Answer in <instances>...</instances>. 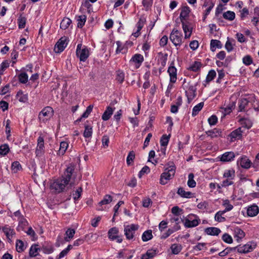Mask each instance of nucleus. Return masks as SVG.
Here are the masks:
<instances>
[{"mask_svg": "<svg viewBox=\"0 0 259 259\" xmlns=\"http://www.w3.org/2000/svg\"><path fill=\"white\" fill-rule=\"evenodd\" d=\"M86 19H87V17H86V16H85L84 15L78 16L77 19V21L78 22L77 27L82 28L85 24Z\"/></svg>", "mask_w": 259, "mask_h": 259, "instance_id": "41", "label": "nucleus"}, {"mask_svg": "<svg viewBox=\"0 0 259 259\" xmlns=\"http://www.w3.org/2000/svg\"><path fill=\"white\" fill-rule=\"evenodd\" d=\"M182 24L183 29L185 33V38H189L191 35L192 31L190 23L188 22H183Z\"/></svg>", "mask_w": 259, "mask_h": 259, "instance_id": "13", "label": "nucleus"}, {"mask_svg": "<svg viewBox=\"0 0 259 259\" xmlns=\"http://www.w3.org/2000/svg\"><path fill=\"white\" fill-rule=\"evenodd\" d=\"M243 63L246 65H249L252 63V59L250 56L246 55L243 58Z\"/></svg>", "mask_w": 259, "mask_h": 259, "instance_id": "62", "label": "nucleus"}, {"mask_svg": "<svg viewBox=\"0 0 259 259\" xmlns=\"http://www.w3.org/2000/svg\"><path fill=\"white\" fill-rule=\"evenodd\" d=\"M9 151V147L7 144H4L0 146V154L6 155Z\"/></svg>", "mask_w": 259, "mask_h": 259, "instance_id": "57", "label": "nucleus"}, {"mask_svg": "<svg viewBox=\"0 0 259 259\" xmlns=\"http://www.w3.org/2000/svg\"><path fill=\"white\" fill-rule=\"evenodd\" d=\"M178 101L177 105H172L171 106L170 111L173 113H176L178 110V107L181 105L182 99L181 98H179Z\"/></svg>", "mask_w": 259, "mask_h": 259, "instance_id": "55", "label": "nucleus"}, {"mask_svg": "<svg viewBox=\"0 0 259 259\" xmlns=\"http://www.w3.org/2000/svg\"><path fill=\"white\" fill-rule=\"evenodd\" d=\"M182 88L185 91V94L187 97L188 102L189 103L196 97V84L194 82L191 81L189 79H184Z\"/></svg>", "mask_w": 259, "mask_h": 259, "instance_id": "2", "label": "nucleus"}, {"mask_svg": "<svg viewBox=\"0 0 259 259\" xmlns=\"http://www.w3.org/2000/svg\"><path fill=\"white\" fill-rule=\"evenodd\" d=\"M235 157V154L233 152H227L224 153L221 158V160L224 162H228L232 160Z\"/></svg>", "mask_w": 259, "mask_h": 259, "instance_id": "16", "label": "nucleus"}, {"mask_svg": "<svg viewBox=\"0 0 259 259\" xmlns=\"http://www.w3.org/2000/svg\"><path fill=\"white\" fill-rule=\"evenodd\" d=\"M74 170V165L71 164H70L66 168L62 178L55 180L51 184V189L58 193L63 192L66 186L69 184Z\"/></svg>", "mask_w": 259, "mask_h": 259, "instance_id": "1", "label": "nucleus"}, {"mask_svg": "<svg viewBox=\"0 0 259 259\" xmlns=\"http://www.w3.org/2000/svg\"><path fill=\"white\" fill-rule=\"evenodd\" d=\"M243 131L241 127H239L232 132L229 136L230 137L231 141L234 142L237 140H239L242 138Z\"/></svg>", "mask_w": 259, "mask_h": 259, "instance_id": "11", "label": "nucleus"}, {"mask_svg": "<svg viewBox=\"0 0 259 259\" xmlns=\"http://www.w3.org/2000/svg\"><path fill=\"white\" fill-rule=\"evenodd\" d=\"M170 135L166 136L165 135H163L160 139V144L162 146H166L167 145Z\"/></svg>", "mask_w": 259, "mask_h": 259, "instance_id": "53", "label": "nucleus"}, {"mask_svg": "<svg viewBox=\"0 0 259 259\" xmlns=\"http://www.w3.org/2000/svg\"><path fill=\"white\" fill-rule=\"evenodd\" d=\"M223 177L227 179H234L235 177V170L232 169L226 170L223 174Z\"/></svg>", "mask_w": 259, "mask_h": 259, "instance_id": "37", "label": "nucleus"}, {"mask_svg": "<svg viewBox=\"0 0 259 259\" xmlns=\"http://www.w3.org/2000/svg\"><path fill=\"white\" fill-rule=\"evenodd\" d=\"M25 246L23 242L21 240H17L16 243V250L18 252H21L25 249Z\"/></svg>", "mask_w": 259, "mask_h": 259, "instance_id": "36", "label": "nucleus"}, {"mask_svg": "<svg viewBox=\"0 0 259 259\" xmlns=\"http://www.w3.org/2000/svg\"><path fill=\"white\" fill-rule=\"evenodd\" d=\"M198 224L199 222L197 220L190 221L188 219H186L185 222V226L187 228L194 227L198 225Z\"/></svg>", "mask_w": 259, "mask_h": 259, "instance_id": "33", "label": "nucleus"}, {"mask_svg": "<svg viewBox=\"0 0 259 259\" xmlns=\"http://www.w3.org/2000/svg\"><path fill=\"white\" fill-rule=\"evenodd\" d=\"M249 101L245 98L241 99L239 101V109L240 111H244L248 105Z\"/></svg>", "mask_w": 259, "mask_h": 259, "instance_id": "29", "label": "nucleus"}, {"mask_svg": "<svg viewBox=\"0 0 259 259\" xmlns=\"http://www.w3.org/2000/svg\"><path fill=\"white\" fill-rule=\"evenodd\" d=\"M167 72L170 76V81L175 83L177 80V69L172 63L168 67Z\"/></svg>", "mask_w": 259, "mask_h": 259, "instance_id": "14", "label": "nucleus"}, {"mask_svg": "<svg viewBox=\"0 0 259 259\" xmlns=\"http://www.w3.org/2000/svg\"><path fill=\"white\" fill-rule=\"evenodd\" d=\"M235 13L232 11H228L223 14V17L225 19L230 20V21L234 20L235 18Z\"/></svg>", "mask_w": 259, "mask_h": 259, "instance_id": "47", "label": "nucleus"}, {"mask_svg": "<svg viewBox=\"0 0 259 259\" xmlns=\"http://www.w3.org/2000/svg\"><path fill=\"white\" fill-rule=\"evenodd\" d=\"M143 61V56L139 54H136L134 55L130 61L131 63H134L137 68L141 66Z\"/></svg>", "mask_w": 259, "mask_h": 259, "instance_id": "12", "label": "nucleus"}, {"mask_svg": "<svg viewBox=\"0 0 259 259\" xmlns=\"http://www.w3.org/2000/svg\"><path fill=\"white\" fill-rule=\"evenodd\" d=\"M75 233V230L74 229L69 228L65 232V237L64 240L66 242H69L71 239L73 238Z\"/></svg>", "mask_w": 259, "mask_h": 259, "instance_id": "24", "label": "nucleus"}, {"mask_svg": "<svg viewBox=\"0 0 259 259\" xmlns=\"http://www.w3.org/2000/svg\"><path fill=\"white\" fill-rule=\"evenodd\" d=\"M93 105H89L87 107L85 112L81 115V118L77 119L76 121V122L80 121L81 120V118H87L89 116V115H90V114L91 113V112L93 110Z\"/></svg>", "mask_w": 259, "mask_h": 259, "instance_id": "46", "label": "nucleus"}, {"mask_svg": "<svg viewBox=\"0 0 259 259\" xmlns=\"http://www.w3.org/2000/svg\"><path fill=\"white\" fill-rule=\"evenodd\" d=\"M14 215L18 218L19 223H21L24 225H27V222L25 219L23 218V215L21 214L19 210H17L14 213Z\"/></svg>", "mask_w": 259, "mask_h": 259, "instance_id": "48", "label": "nucleus"}, {"mask_svg": "<svg viewBox=\"0 0 259 259\" xmlns=\"http://www.w3.org/2000/svg\"><path fill=\"white\" fill-rule=\"evenodd\" d=\"M234 107L235 103L233 102L230 103L226 108H222L220 111L223 114V117L230 113Z\"/></svg>", "mask_w": 259, "mask_h": 259, "instance_id": "20", "label": "nucleus"}, {"mask_svg": "<svg viewBox=\"0 0 259 259\" xmlns=\"http://www.w3.org/2000/svg\"><path fill=\"white\" fill-rule=\"evenodd\" d=\"M182 248L181 245L178 244H174L170 247L171 252L174 254H178L182 250Z\"/></svg>", "mask_w": 259, "mask_h": 259, "instance_id": "44", "label": "nucleus"}, {"mask_svg": "<svg viewBox=\"0 0 259 259\" xmlns=\"http://www.w3.org/2000/svg\"><path fill=\"white\" fill-rule=\"evenodd\" d=\"M259 212V209L257 205H253L249 207L247 210V215L249 217H254Z\"/></svg>", "mask_w": 259, "mask_h": 259, "instance_id": "17", "label": "nucleus"}, {"mask_svg": "<svg viewBox=\"0 0 259 259\" xmlns=\"http://www.w3.org/2000/svg\"><path fill=\"white\" fill-rule=\"evenodd\" d=\"M153 237L152 231L151 230H147L145 231L142 236V240L144 242L149 241Z\"/></svg>", "mask_w": 259, "mask_h": 259, "instance_id": "34", "label": "nucleus"}, {"mask_svg": "<svg viewBox=\"0 0 259 259\" xmlns=\"http://www.w3.org/2000/svg\"><path fill=\"white\" fill-rule=\"evenodd\" d=\"M176 172V167L174 165H171L164 169V171L161 175L160 183L165 185L167 181L173 178Z\"/></svg>", "mask_w": 259, "mask_h": 259, "instance_id": "3", "label": "nucleus"}, {"mask_svg": "<svg viewBox=\"0 0 259 259\" xmlns=\"http://www.w3.org/2000/svg\"><path fill=\"white\" fill-rule=\"evenodd\" d=\"M177 193L182 197L187 198L192 197V193L190 192L185 191L183 188H179Z\"/></svg>", "mask_w": 259, "mask_h": 259, "instance_id": "31", "label": "nucleus"}, {"mask_svg": "<svg viewBox=\"0 0 259 259\" xmlns=\"http://www.w3.org/2000/svg\"><path fill=\"white\" fill-rule=\"evenodd\" d=\"M118 230L116 227L111 228L108 232V237L111 240H116L118 243H121L122 241V238L118 235Z\"/></svg>", "mask_w": 259, "mask_h": 259, "instance_id": "10", "label": "nucleus"}, {"mask_svg": "<svg viewBox=\"0 0 259 259\" xmlns=\"http://www.w3.org/2000/svg\"><path fill=\"white\" fill-rule=\"evenodd\" d=\"M76 56L81 61H85L89 56V51L85 48H82L81 44H78L76 51Z\"/></svg>", "mask_w": 259, "mask_h": 259, "instance_id": "5", "label": "nucleus"}, {"mask_svg": "<svg viewBox=\"0 0 259 259\" xmlns=\"http://www.w3.org/2000/svg\"><path fill=\"white\" fill-rule=\"evenodd\" d=\"M237 163L242 168L248 169L250 167L251 162L247 157L244 156L241 157Z\"/></svg>", "mask_w": 259, "mask_h": 259, "instance_id": "15", "label": "nucleus"}, {"mask_svg": "<svg viewBox=\"0 0 259 259\" xmlns=\"http://www.w3.org/2000/svg\"><path fill=\"white\" fill-rule=\"evenodd\" d=\"M67 45V38L65 36L62 37L56 43L54 47V51L56 53L62 52Z\"/></svg>", "mask_w": 259, "mask_h": 259, "instance_id": "9", "label": "nucleus"}, {"mask_svg": "<svg viewBox=\"0 0 259 259\" xmlns=\"http://www.w3.org/2000/svg\"><path fill=\"white\" fill-rule=\"evenodd\" d=\"M145 22L146 19L144 17H141L139 19V20L137 24V27L138 30H141L142 29Z\"/></svg>", "mask_w": 259, "mask_h": 259, "instance_id": "64", "label": "nucleus"}, {"mask_svg": "<svg viewBox=\"0 0 259 259\" xmlns=\"http://www.w3.org/2000/svg\"><path fill=\"white\" fill-rule=\"evenodd\" d=\"M158 61L161 64L162 67L166 65V62L167 59V54L166 53H163L159 52L157 54Z\"/></svg>", "mask_w": 259, "mask_h": 259, "instance_id": "18", "label": "nucleus"}, {"mask_svg": "<svg viewBox=\"0 0 259 259\" xmlns=\"http://www.w3.org/2000/svg\"><path fill=\"white\" fill-rule=\"evenodd\" d=\"M71 23V20L68 18H64L60 23V28L62 29H67Z\"/></svg>", "mask_w": 259, "mask_h": 259, "instance_id": "32", "label": "nucleus"}, {"mask_svg": "<svg viewBox=\"0 0 259 259\" xmlns=\"http://www.w3.org/2000/svg\"><path fill=\"white\" fill-rule=\"evenodd\" d=\"M216 76V72L214 70H211L208 72V73L206 78V82H209L213 79Z\"/></svg>", "mask_w": 259, "mask_h": 259, "instance_id": "50", "label": "nucleus"}, {"mask_svg": "<svg viewBox=\"0 0 259 259\" xmlns=\"http://www.w3.org/2000/svg\"><path fill=\"white\" fill-rule=\"evenodd\" d=\"M242 126L247 129L250 128L252 125V122L250 119L243 118L240 120Z\"/></svg>", "mask_w": 259, "mask_h": 259, "instance_id": "40", "label": "nucleus"}, {"mask_svg": "<svg viewBox=\"0 0 259 259\" xmlns=\"http://www.w3.org/2000/svg\"><path fill=\"white\" fill-rule=\"evenodd\" d=\"M135 157V152L133 151H130L126 158L127 164L130 165L133 162Z\"/></svg>", "mask_w": 259, "mask_h": 259, "instance_id": "52", "label": "nucleus"}, {"mask_svg": "<svg viewBox=\"0 0 259 259\" xmlns=\"http://www.w3.org/2000/svg\"><path fill=\"white\" fill-rule=\"evenodd\" d=\"M19 81L22 83H25L28 81V75L25 73H21L18 76Z\"/></svg>", "mask_w": 259, "mask_h": 259, "instance_id": "58", "label": "nucleus"}, {"mask_svg": "<svg viewBox=\"0 0 259 259\" xmlns=\"http://www.w3.org/2000/svg\"><path fill=\"white\" fill-rule=\"evenodd\" d=\"M9 66V62L8 61L6 60L2 63L0 67V75L3 74V71Z\"/></svg>", "mask_w": 259, "mask_h": 259, "instance_id": "61", "label": "nucleus"}, {"mask_svg": "<svg viewBox=\"0 0 259 259\" xmlns=\"http://www.w3.org/2000/svg\"><path fill=\"white\" fill-rule=\"evenodd\" d=\"M3 231L7 236L8 240L11 241V238L15 235V232L13 229L7 226L3 228Z\"/></svg>", "mask_w": 259, "mask_h": 259, "instance_id": "22", "label": "nucleus"}, {"mask_svg": "<svg viewBox=\"0 0 259 259\" xmlns=\"http://www.w3.org/2000/svg\"><path fill=\"white\" fill-rule=\"evenodd\" d=\"M26 19L21 15L18 19V23L19 28H24L26 24Z\"/></svg>", "mask_w": 259, "mask_h": 259, "instance_id": "49", "label": "nucleus"}, {"mask_svg": "<svg viewBox=\"0 0 259 259\" xmlns=\"http://www.w3.org/2000/svg\"><path fill=\"white\" fill-rule=\"evenodd\" d=\"M38 249L37 245H33L31 247L29 250V255L31 256H36L37 254Z\"/></svg>", "mask_w": 259, "mask_h": 259, "instance_id": "54", "label": "nucleus"}, {"mask_svg": "<svg viewBox=\"0 0 259 259\" xmlns=\"http://www.w3.org/2000/svg\"><path fill=\"white\" fill-rule=\"evenodd\" d=\"M256 247V244L254 243L249 242L243 246H239L233 248L234 249L237 248V251L240 253H247L252 251Z\"/></svg>", "mask_w": 259, "mask_h": 259, "instance_id": "7", "label": "nucleus"}, {"mask_svg": "<svg viewBox=\"0 0 259 259\" xmlns=\"http://www.w3.org/2000/svg\"><path fill=\"white\" fill-rule=\"evenodd\" d=\"M204 103L203 102H201L196 106H195L192 110V116H196L198 112L202 109V107H203Z\"/></svg>", "mask_w": 259, "mask_h": 259, "instance_id": "39", "label": "nucleus"}, {"mask_svg": "<svg viewBox=\"0 0 259 259\" xmlns=\"http://www.w3.org/2000/svg\"><path fill=\"white\" fill-rule=\"evenodd\" d=\"M194 176L193 174L190 173L188 176V186L190 188H194L196 186V182L194 180Z\"/></svg>", "mask_w": 259, "mask_h": 259, "instance_id": "45", "label": "nucleus"}, {"mask_svg": "<svg viewBox=\"0 0 259 259\" xmlns=\"http://www.w3.org/2000/svg\"><path fill=\"white\" fill-rule=\"evenodd\" d=\"M205 232L208 235H218L221 233L220 229L215 227H209L205 229Z\"/></svg>", "mask_w": 259, "mask_h": 259, "instance_id": "26", "label": "nucleus"}, {"mask_svg": "<svg viewBox=\"0 0 259 259\" xmlns=\"http://www.w3.org/2000/svg\"><path fill=\"white\" fill-rule=\"evenodd\" d=\"M190 12V11L188 7H186L182 8L180 15V18L181 22H185V20L186 18L189 16Z\"/></svg>", "mask_w": 259, "mask_h": 259, "instance_id": "21", "label": "nucleus"}, {"mask_svg": "<svg viewBox=\"0 0 259 259\" xmlns=\"http://www.w3.org/2000/svg\"><path fill=\"white\" fill-rule=\"evenodd\" d=\"M17 98L20 102L25 103L28 100L27 95L24 94L22 91H19L17 94Z\"/></svg>", "mask_w": 259, "mask_h": 259, "instance_id": "42", "label": "nucleus"}, {"mask_svg": "<svg viewBox=\"0 0 259 259\" xmlns=\"http://www.w3.org/2000/svg\"><path fill=\"white\" fill-rule=\"evenodd\" d=\"M139 228L138 225L132 224L124 227V234L127 239H132L134 237V234Z\"/></svg>", "mask_w": 259, "mask_h": 259, "instance_id": "8", "label": "nucleus"}, {"mask_svg": "<svg viewBox=\"0 0 259 259\" xmlns=\"http://www.w3.org/2000/svg\"><path fill=\"white\" fill-rule=\"evenodd\" d=\"M210 47L212 51H214L216 48H221L222 44L220 40L216 39H212L210 41Z\"/></svg>", "mask_w": 259, "mask_h": 259, "instance_id": "43", "label": "nucleus"}, {"mask_svg": "<svg viewBox=\"0 0 259 259\" xmlns=\"http://www.w3.org/2000/svg\"><path fill=\"white\" fill-rule=\"evenodd\" d=\"M113 109H112L111 107H107L106 110L102 115V119L104 121L108 120L110 118L111 115L113 114Z\"/></svg>", "mask_w": 259, "mask_h": 259, "instance_id": "23", "label": "nucleus"}, {"mask_svg": "<svg viewBox=\"0 0 259 259\" xmlns=\"http://www.w3.org/2000/svg\"><path fill=\"white\" fill-rule=\"evenodd\" d=\"M53 112L54 111L52 107H46L39 113L38 118L40 120L45 122L53 116Z\"/></svg>", "mask_w": 259, "mask_h": 259, "instance_id": "6", "label": "nucleus"}, {"mask_svg": "<svg viewBox=\"0 0 259 259\" xmlns=\"http://www.w3.org/2000/svg\"><path fill=\"white\" fill-rule=\"evenodd\" d=\"M156 250L149 249L146 253L142 255L141 259H151L156 255Z\"/></svg>", "mask_w": 259, "mask_h": 259, "instance_id": "27", "label": "nucleus"}, {"mask_svg": "<svg viewBox=\"0 0 259 259\" xmlns=\"http://www.w3.org/2000/svg\"><path fill=\"white\" fill-rule=\"evenodd\" d=\"M153 0H143L142 4L146 11L151 7Z\"/></svg>", "mask_w": 259, "mask_h": 259, "instance_id": "63", "label": "nucleus"}, {"mask_svg": "<svg viewBox=\"0 0 259 259\" xmlns=\"http://www.w3.org/2000/svg\"><path fill=\"white\" fill-rule=\"evenodd\" d=\"M201 67V63L199 62H195L190 67L189 69L193 71H197Z\"/></svg>", "mask_w": 259, "mask_h": 259, "instance_id": "56", "label": "nucleus"}, {"mask_svg": "<svg viewBox=\"0 0 259 259\" xmlns=\"http://www.w3.org/2000/svg\"><path fill=\"white\" fill-rule=\"evenodd\" d=\"M116 79L119 83H122L124 79V73L122 71L118 70L116 74Z\"/></svg>", "mask_w": 259, "mask_h": 259, "instance_id": "59", "label": "nucleus"}, {"mask_svg": "<svg viewBox=\"0 0 259 259\" xmlns=\"http://www.w3.org/2000/svg\"><path fill=\"white\" fill-rule=\"evenodd\" d=\"M234 237L238 242L240 241L245 236V233L241 229L237 228L234 231Z\"/></svg>", "mask_w": 259, "mask_h": 259, "instance_id": "28", "label": "nucleus"}, {"mask_svg": "<svg viewBox=\"0 0 259 259\" xmlns=\"http://www.w3.org/2000/svg\"><path fill=\"white\" fill-rule=\"evenodd\" d=\"M99 235L97 233H89L85 236V240L90 243L95 242Z\"/></svg>", "mask_w": 259, "mask_h": 259, "instance_id": "19", "label": "nucleus"}, {"mask_svg": "<svg viewBox=\"0 0 259 259\" xmlns=\"http://www.w3.org/2000/svg\"><path fill=\"white\" fill-rule=\"evenodd\" d=\"M169 39L176 47L180 46L183 42V35L181 32L175 28L171 32Z\"/></svg>", "mask_w": 259, "mask_h": 259, "instance_id": "4", "label": "nucleus"}, {"mask_svg": "<svg viewBox=\"0 0 259 259\" xmlns=\"http://www.w3.org/2000/svg\"><path fill=\"white\" fill-rule=\"evenodd\" d=\"M11 168L14 172L16 173L20 170L22 167L18 161H15L12 164Z\"/></svg>", "mask_w": 259, "mask_h": 259, "instance_id": "51", "label": "nucleus"}, {"mask_svg": "<svg viewBox=\"0 0 259 259\" xmlns=\"http://www.w3.org/2000/svg\"><path fill=\"white\" fill-rule=\"evenodd\" d=\"M222 239L225 242L229 244H231L233 242L232 237L227 233H225L223 235Z\"/></svg>", "mask_w": 259, "mask_h": 259, "instance_id": "60", "label": "nucleus"}, {"mask_svg": "<svg viewBox=\"0 0 259 259\" xmlns=\"http://www.w3.org/2000/svg\"><path fill=\"white\" fill-rule=\"evenodd\" d=\"M84 128L83 133L84 137L85 138H91L93 133L92 127L90 125H86L84 126Z\"/></svg>", "mask_w": 259, "mask_h": 259, "instance_id": "35", "label": "nucleus"}, {"mask_svg": "<svg viewBox=\"0 0 259 259\" xmlns=\"http://www.w3.org/2000/svg\"><path fill=\"white\" fill-rule=\"evenodd\" d=\"M68 146V144L66 142H62L60 143V148L58 151L59 155H63Z\"/></svg>", "mask_w": 259, "mask_h": 259, "instance_id": "38", "label": "nucleus"}, {"mask_svg": "<svg viewBox=\"0 0 259 259\" xmlns=\"http://www.w3.org/2000/svg\"><path fill=\"white\" fill-rule=\"evenodd\" d=\"M222 133L221 131L218 128H214L212 130L208 131L206 132V134L211 137V138H214L221 136Z\"/></svg>", "mask_w": 259, "mask_h": 259, "instance_id": "25", "label": "nucleus"}, {"mask_svg": "<svg viewBox=\"0 0 259 259\" xmlns=\"http://www.w3.org/2000/svg\"><path fill=\"white\" fill-rule=\"evenodd\" d=\"M113 200L112 197L108 194L105 195L103 199L99 202V205L100 206L106 205L110 203Z\"/></svg>", "mask_w": 259, "mask_h": 259, "instance_id": "30", "label": "nucleus"}]
</instances>
